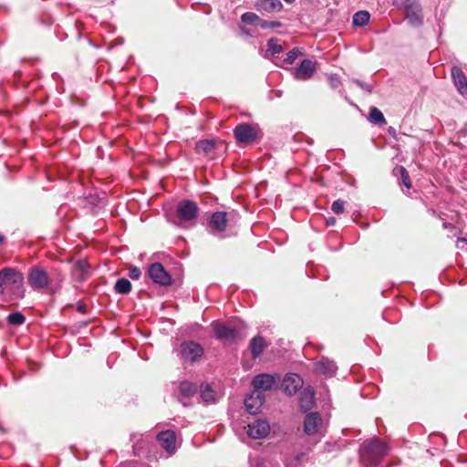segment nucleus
<instances>
[{
	"label": "nucleus",
	"mask_w": 467,
	"mask_h": 467,
	"mask_svg": "<svg viewBox=\"0 0 467 467\" xmlns=\"http://www.w3.org/2000/svg\"><path fill=\"white\" fill-rule=\"evenodd\" d=\"M216 142L213 140H202L197 142L196 150L198 153H202L205 156H210V154L214 150Z\"/></svg>",
	"instance_id": "24"
},
{
	"label": "nucleus",
	"mask_w": 467,
	"mask_h": 467,
	"mask_svg": "<svg viewBox=\"0 0 467 467\" xmlns=\"http://www.w3.org/2000/svg\"><path fill=\"white\" fill-rule=\"evenodd\" d=\"M279 379L278 376L271 375L267 373H261L256 375L252 381V385L255 391H266L271 390Z\"/></svg>",
	"instance_id": "9"
},
{
	"label": "nucleus",
	"mask_w": 467,
	"mask_h": 467,
	"mask_svg": "<svg viewBox=\"0 0 467 467\" xmlns=\"http://www.w3.org/2000/svg\"><path fill=\"white\" fill-rule=\"evenodd\" d=\"M199 207L197 203L191 200L181 201L176 207V213L179 222L178 225L182 226L185 223L193 222L198 215Z\"/></svg>",
	"instance_id": "4"
},
{
	"label": "nucleus",
	"mask_w": 467,
	"mask_h": 467,
	"mask_svg": "<svg viewBox=\"0 0 467 467\" xmlns=\"http://www.w3.org/2000/svg\"><path fill=\"white\" fill-rule=\"evenodd\" d=\"M322 423V418L318 412H310L306 415L304 431L307 435H314L319 431Z\"/></svg>",
	"instance_id": "14"
},
{
	"label": "nucleus",
	"mask_w": 467,
	"mask_h": 467,
	"mask_svg": "<svg viewBox=\"0 0 467 467\" xmlns=\"http://www.w3.org/2000/svg\"><path fill=\"white\" fill-rule=\"evenodd\" d=\"M27 283L34 290L39 291L48 287L51 278L44 268L33 266L28 270Z\"/></svg>",
	"instance_id": "5"
},
{
	"label": "nucleus",
	"mask_w": 467,
	"mask_h": 467,
	"mask_svg": "<svg viewBox=\"0 0 467 467\" xmlns=\"http://www.w3.org/2000/svg\"><path fill=\"white\" fill-rule=\"evenodd\" d=\"M458 243L467 244V239L463 237H460L457 240Z\"/></svg>",
	"instance_id": "44"
},
{
	"label": "nucleus",
	"mask_w": 467,
	"mask_h": 467,
	"mask_svg": "<svg viewBox=\"0 0 467 467\" xmlns=\"http://www.w3.org/2000/svg\"><path fill=\"white\" fill-rule=\"evenodd\" d=\"M212 328L215 337L223 342L233 343L238 337L235 327L220 321H213Z\"/></svg>",
	"instance_id": "8"
},
{
	"label": "nucleus",
	"mask_w": 467,
	"mask_h": 467,
	"mask_svg": "<svg viewBox=\"0 0 467 467\" xmlns=\"http://www.w3.org/2000/svg\"><path fill=\"white\" fill-rule=\"evenodd\" d=\"M282 386L285 392L291 396L301 389L303 386V380L299 375L290 373L284 378Z\"/></svg>",
	"instance_id": "15"
},
{
	"label": "nucleus",
	"mask_w": 467,
	"mask_h": 467,
	"mask_svg": "<svg viewBox=\"0 0 467 467\" xmlns=\"http://www.w3.org/2000/svg\"><path fill=\"white\" fill-rule=\"evenodd\" d=\"M370 18V15L368 11H358L353 16V26H366Z\"/></svg>",
	"instance_id": "31"
},
{
	"label": "nucleus",
	"mask_w": 467,
	"mask_h": 467,
	"mask_svg": "<svg viewBox=\"0 0 467 467\" xmlns=\"http://www.w3.org/2000/svg\"><path fill=\"white\" fill-rule=\"evenodd\" d=\"M369 120L379 126H383L387 123L383 113L376 107H372L369 110Z\"/></svg>",
	"instance_id": "30"
},
{
	"label": "nucleus",
	"mask_w": 467,
	"mask_h": 467,
	"mask_svg": "<svg viewBox=\"0 0 467 467\" xmlns=\"http://www.w3.org/2000/svg\"><path fill=\"white\" fill-rule=\"evenodd\" d=\"M393 4L396 6H402L406 12L409 10H415L420 6L419 0H394Z\"/></svg>",
	"instance_id": "32"
},
{
	"label": "nucleus",
	"mask_w": 467,
	"mask_h": 467,
	"mask_svg": "<svg viewBox=\"0 0 467 467\" xmlns=\"http://www.w3.org/2000/svg\"><path fill=\"white\" fill-rule=\"evenodd\" d=\"M388 448L379 439L364 441L359 448V457L363 465L376 467L380 460L387 454Z\"/></svg>",
	"instance_id": "2"
},
{
	"label": "nucleus",
	"mask_w": 467,
	"mask_h": 467,
	"mask_svg": "<svg viewBox=\"0 0 467 467\" xmlns=\"http://www.w3.org/2000/svg\"><path fill=\"white\" fill-rule=\"evenodd\" d=\"M451 77L457 90L467 99V77L458 67H452Z\"/></svg>",
	"instance_id": "16"
},
{
	"label": "nucleus",
	"mask_w": 467,
	"mask_h": 467,
	"mask_svg": "<svg viewBox=\"0 0 467 467\" xmlns=\"http://www.w3.org/2000/svg\"><path fill=\"white\" fill-rule=\"evenodd\" d=\"M157 441L161 446L169 452L175 451L176 435L172 431H164L157 435Z\"/></svg>",
	"instance_id": "17"
},
{
	"label": "nucleus",
	"mask_w": 467,
	"mask_h": 467,
	"mask_svg": "<svg viewBox=\"0 0 467 467\" xmlns=\"http://www.w3.org/2000/svg\"><path fill=\"white\" fill-rule=\"evenodd\" d=\"M406 18L412 26H421L423 22L421 6L418 7L415 10L407 11Z\"/></svg>",
	"instance_id": "23"
},
{
	"label": "nucleus",
	"mask_w": 467,
	"mask_h": 467,
	"mask_svg": "<svg viewBox=\"0 0 467 467\" xmlns=\"http://www.w3.org/2000/svg\"><path fill=\"white\" fill-rule=\"evenodd\" d=\"M149 275L154 283L161 285H169L171 282V275L160 263L150 265L149 267Z\"/></svg>",
	"instance_id": "10"
},
{
	"label": "nucleus",
	"mask_w": 467,
	"mask_h": 467,
	"mask_svg": "<svg viewBox=\"0 0 467 467\" xmlns=\"http://www.w3.org/2000/svg\"><path fill=\"white\" fill-rule=\"evenodd\" d=\"M301 54V51L298 47H294L290 51L286 53V56L284 59L280 60V62H275L278 67H285V65H291L295 62L296 57Z\"/></svg>",
	"instance_id": "27"
},
{
	"label": "nucleus",
	"mask_w": 467,
	"mask_h": 467,
	"mask_svg": "<svg viewBox=\"0 0 467 467\" xmlns=\"http://www.w3.org/2000/svg\"><path fill=\"white\" fill-rule=\"evenodd\" d=\"M285 50L280 40L276 38H270L267 41V48L265 53V58H274L276 57L279 54L283 53Z\"/></svg>",
	"instance_id": "20"
},
{
	"label": "nucleus",
	"mask_w": 467,
	"mask_h": 467,
	"mask_svg": "<svg viewBox=\"0 0 467 467\" xmlns=\"http://www.w3.org/2000/svg\"><path fill=\"white\" fill-rule=\"evenodd\" d=\"M200 397L202 400L207 404L215 402V392L212 389L209 384L201 386Z\"/></svg>",
	"instance_id": "28"
},
{
	"label": "nucleus",
	"mask_w": 467,
	"mask_h": 467,
	"mask_svg": "<svg viewBox=\"0 0 467 467\" xmlns=\"http://www.w3.org/2000/svg\"><path fill=\"white\" fill-rule=\"evenodd\" d=\"M353 81H354V83L357 86H358L359 88H361L362 89H364L368 93H371L372 92V87L370 85H368V83L363 82V81H361L359 79H354Z\"/></svg>",
	"instance_id": "40"
},
{
	"label": "nucleus",
	"mask_w": 467,
	"mask_h": 467,
	"mask_svg": "<svg viewBox=\"0 0 467 467\" xmlns=\"http://www.w3.org/2000/svg\"><path fill=\"white\" fill-rule=\"evenodd\" d=\"M78 310L79 312L84 313V312H85V310H86V306H78Z\"/></svg>",
	"instance_id": "45"
},
{
	"label": "nucleus",
	"mask_w": 467,
	"mask_h": 467,
	"mask_svg": "<svg viewBox=\"0 0 467 467\" xmlns=\"http://www.w3.org/2000/svg\"><path fill=\"white\" fill-rule=\"evenodd\" d=\"M331 210L336 214H340L344 212V202L337 200L332 203Z\"/></svg>",
	"instance_id": "37"
},
{
	"label": "nucleus",
	"mask_w": 467,
	"mask_h": 467,
	"mask_svg": "<svg viewBox=\"0 0 467 467\" xmlns=\"http://www.w3.org/2000/svg\"><path fill=\"white\" fill-rule=\"evenodd\" d=\"M284 5L280 0H262L257 4L259 10H264L267 13H278L282 11Z\"/></svg>",
	"instance_id": "22"
},
{
	"label": "nucleus",
	"mask_w": 467,
	"mask_h": 467,
	"mask_svg": "<svg viewBox=\"0 0 467 467\" xmlns=\"http://www.w3.org/2000/svg\"><path fill=\"white\" fill-rule=\"evenodd\" d=\"M227 213L225 212H215L213 213L207 223V231L209 234L223 238V232L227 226Z\"/></svg>",
	"instance_id": "7"
},
{
	"label": "nucleus",
	"mask_w": 467,
	"mask_h": 467,
	"mask_svg": "<svg viewBox=\"0 0 467 467\" xmlns=\"http://www.w3.org/2000/svg\"><path fill=\"white\" fill-rule=\"evenodd\" d=\"M281 26V23L278 21H270V28H276Z\"/></svg>",
	"instance_id": "42"
},
{
	"label": "nucleus",
	"mask_w": 467,
	"mask_h": 467,
	"mask_svg": "<svg viewBox=\"0 0 467 467\" xmlns=\"http://www.w3.org/2000/svg\"><path fill=\"white\" fill-rule=\"evenodd\" d=\"M397 170L400 171V178H401V181H402V184L407 189H410L411 183H410V175H409L408 171L403 166L398 167Z\"/></svg>",
	"instance_id": "36"
},
{
	"label": "nucleus",
	"mask_w": 467,
	"mask_h": 467,
	"mask_svg": "<svg viewBox=\"0 0 467 467\" xmlns=\"http://www.w3.org/2000/svg\"><path fill=\"white\" fill-rule=\"evenodd\" d=\"M23 275L13 268L0 270V295L20 298L24 296Z\"/></svg>",
	"instance_id": "1"
},
{
	"label": "nucleus",
	"mask_w": 467,
	"mask_h": 467,
	"mask_svg": "<svg viewBox=\"0 0 467 467\" xmlns=\"http://www.w3.org/2000/svg\"><path fill=\"white\" fill-rule=\"evenodd\" d=\"M315 369L319 374H323L327 377H332L335 375L337 367L333 360H330L327 358H322L316 363Z\"/></svg>",
	"instance_id": "19"
},
{
	"label": "nucleus",
	"mask_w": 467,
	"mask_h": 467,
	"mask_svg": "<svg viewBox=\"0 0 467 467\" xmlns=\"http://www.w3.org/2000/svg\"><path fill=\"white\" fill-rule=\"evenodd\" d=\"M287 4H293L296 0H284Z\"/></svg>",
	"instance_id": "47"
},
{
	"label": "nucleus",
	"mask_w": 467,
	"mask_h": 467,
	"mask_svg": "<svg viewBox=\"0 0 467 467\" xmlns=\"http://www.w3.org/2000/svg\"><path fill=\"white\" fill-rule=\"evenodd\" d=\"M265 403V396L260 391L254 390L252 394L244 400V405L248 413L254 415L259 412L260 408Z\"/></svg>",
	"instance_id": "13"
},
{
	"label": "nucleus",
	"mask_w": 467,
	"mask_h": 467,
	"mask_svg": "<svg viewBox=\"0 0 467 467\" xmlns=\"http://www.w3.org/2000/svg\"><path fill=\"white\" fill-rule=\"evenodd\" d=\"M234 135L238 144L247 146L256 143L262 131L257 124L240 123L234 129Z\"/></svg>",
	"instance_id": "3"
},
{
	"label": "nucleus",
	"mask_w": 467,
	"mask_h": 467,
	"mask_svg": "<svg viewBox=\"0 0 467 467\" xmlns=\"http://www.w3.org/2000/svg\"><path fill=\"white\" fill-rule=\"evenodd\" d=\"M75 270L80 273V279H85L86 276L88 275L89 265L85 260H78L75 264Z\"/></svg>",
	"instance_id": "33"
},
{
	"label": "nucleus",
	"mask_w": 467,
	"mask_h": 467,
	"mask_svg": "<svg viewBox=\"0 0 467 467\" xmlns=\"http://www.w3.org/2000/svg\"><path fill=\"white\" fill-rule=\"evenodd\" d=\"M257 26H259L260 28H263V29L270 28V21L264 20L259 17Z\"/></svg>",
	"instance_id": "41"
},
{
	"label": "nucleus",
	"mask_w": 467,
	"mask_h": 467,
	"mask_svg": "<svg viewBox=\"0 0 467 467\" xmlns=\"http://www.w3.org/2000/svg\"><path fill=\"white\" fill-rule=\"evenodd\" d=\"M7 322L12 326H21L25 323L26 318L20 312L11 313L7 316Z\"/></svg>",
	"instance_id": "34"
},
{
	"label": "nucleus",
	"mask_w": 467,
	"mask_h": 467,
	"mask_svg": "<svg viewBox=\"0 0 467 467\" xmlns=\"http://www.w3.org/2000/svg\"><path fill=\"white\" fill-rule=\"evenodd\" d=\"M299 404L304 411L309 410L315 404L314 393L310 391L303 392L300 397Z\"/></svg>",
	"instance_id": "26"
},
{
	"label": "nucleus",
	"mask_w": 467,
	"mask_h": 467,
	"mask_svg": "<svg viewBox=\"0 0 467 467\" xmlns=\"http://www.w3.org/2000/svg\"><path fill=\"white\" fill-rule=\"evenodd\" d=\"M328 81L331 88L334 89L337 88L341 84L339 78L336 75H330L328 77Z\"/></svg>",
	"instance_id": "39"
},
{
	"label": "nucleus",
	"mask_w": 467,
	"mask_h": 467,
	"mask_svg": "<svg viewBox=\"0 0 467 467\" xmlns=\"http://www.w3.org/2000/svg\"><path fill=\"white\" fill-rule=\"evenodd\" d=\"M266 347L265 340L261 336L253 337L249 343V349L254 358H258Z\"/></svg>",
	"instance_id": "21"
},
{
	"label": "nucleus",
	"mask_w": 467,
	"mask_h": 467,
	"mask_svg": "<svg viewBox=\"0 0 467 467\" xmlns=\"http://www.w3.org/2000/svg\"><path fill=\"white\" fill-rule=\"evenodd\" d=\"M197 385L190 381H182L179 386V393L183 398H190L197 392Z\"/></svg>",
	"instance_id": "25"
},
{
	"label": "nucleus",
	"mask_w": 467,
	"mask_h": 467,
	"mask_svg": "<svg viewBox=\"0 0 467 467\" xmlns=\"http://www.w3.org/2000/svg\"><path fill=\"white\" fill-rule=\"evenodd\" d=\"M241 20L244 23L254 24V25L257 26V23H258V20H259V16L256 14H254V13L246 12V13L242 15Z\"/></svg>",
	"instance_id": "35"
},
{
	"label": "nucleus",
	"mask_w": 467,
	"mask_h": 467,
	"mask_svg": "<svg viewBox=\"0 0 467 467\" xmlns=\"http://www.w3.org/2000/svg\"><path fill=\"white\" fill-rule=\"evenodd\" d=\"M203 348L195 341H185L181 344L180 357L184 362L193 363L202 357Z\"/></svg>",
	"instance_id": "6"
},
{
	"label": "nucleus",
	"mask_w": 467,
	"mask_h": 467,
	"mask_svg": "<svg viewBox=\"0 0 467 467\" xmlns=\"http://www.w3.org/2000/svg\"><path fill=\"white\" fill-rule=\"evenodd\" d=\"M135 455L140 456L148 448L149 435L133 433L130 436Z\"/></svg>",
	"instance_id": "18"
},
{
	"label": "nucleus",
	"mask_w": 467,
	"mask_h": 467,
	"mask_svg": "<svg viewBox=\"0 0 467 467\" xmlns=\"http://www.w3.org/2000/svg\"><path fill=\"white\" fill-rule=\"evenodd\" d=\"M270 431L269 423L264 420H256L248 424L247 434L253 439H263Z\"/></svg>",
	"instance_id": "12"
},
{
	"label": "nucleus",
	"mask_w": 467,
	"mask_h": 467,
	"mask_svg": "<svg viewBox=\"0 0 467 467\" xmlns=\"http://www.w3.org/2000/svg\"><path fill=\"white\" fill-rule=\"evenodd\" d=\"M317 70V63L311 59H304L294 71L296 80H308Z\"/></svg>",
	"instance_id": "11"
},
{
	"label": "nucleus",
	"mask_w": 467,
	"mask_h": 467,
	"mask_svg": "<svg viewBox=\"0 0 467 467\" xmlns=\"http://www.w3.org/2000/svg\"><path fill=\"white\" fill-rule=\"evenodd\" d=\"M141 272L140 268L132 266L129 269V276L133 280H138L140 277Z\"/></svg>",
	"instance_id": "38"
},
{
	"label": "nucleus",
	"mask_w": 467,
	"mask_h": 467,
	"mask_svg": "<svg viewBox=\"0 0 467 467\" xmlns=\"http://www.w3.org/2000/svg\"><path fill=\"white\" fill-rule=\"evenodd\" d=\"M327 223L328 225H333L336 223V219L334 217H329L327 220Z\"/></svg>",
	"instance_id": "43"
},
{
	"label": "nucleus",
	"mask_w": 467,
	"mask_h": 467,
	"mask_svg": "<svg viewBox=\"0 0 467 467\" xmlns=\"http://www.w3.org/2000/svg\"><path fill=\"white\" fill-rule=\"evenodd\" d=\"M115 292L120 295H127L131 290V283L127 278H119L114 285Z\"/></svg>",
	"instance_id": "29"
},
{
	"label": "nucleus",
	"mask_w": 467,
	"mask_h": 467,
	"mask_svg": "<svg viewBox=\"0 0 467 467\" xmlns=\"http://www.w3.org/2000/svg\"><path fill=\"white\" fill-rule=\"evenodd\" d=\"M5 241V236L3 234H0V244H3Z\"/></svg>",
	"instance_id": "46"
}]
</instances>
